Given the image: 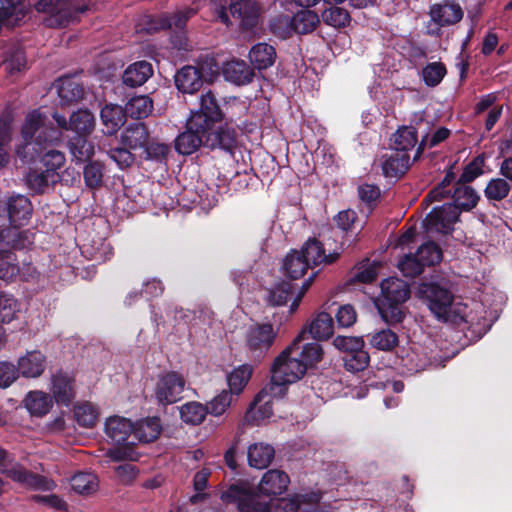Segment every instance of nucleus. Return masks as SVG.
<instances>
[{
	"mask_svg": "<svg viewBox=\"0 0 512 512\" xmlns=\"http://www.w3.org/2000/svg\"><path fill=\"white\" fill-rule=\"evenodd\" d=\"M60 139L61 131L53 126L49 116L40 109H35L25 117L21 128V143L17 145L16 153L27 162L43 153L40 162L44 170L59 174V169L65 163V155L61 151L47 149V146L59 142Z\"/></svg>",
	"mask_w": 512,
	"mask_h": 512,
	"instance_id": "f257e3e1",
	"label": "nucleus"
},
{
	"mask_svg": "<svg viewBox=\"0 0 512 512\" xmlns=\"http://www.w3.org/2000/svg\"><path fill=\"white\" fill-rule=\"evenodd\" d=\"M6 213L8 225L0 224V244L5 243L13 249H26L34 242V234L29 230H20L28 224L33 208L30 200L16 194L7 198L0 210Z\"/></svg>",
	"mask_w": 512,
	"mask_h": 512,
	"instance_id": "f03ea898",
	"label": "nucleus"
},
{
	"mask_svg": "<svg viewBox=\"0 0 512 512\" xmlns=\"http://www.w3.org/2000/svg\"><path fill=\"white\" fill-rule=\"evenodd\" d=\"M419 292L438 320L452 324L467 321V306L461 302H455L452 293L446 288L436 283H423Z\"/></svg>",
	"mask_w": 512,
	"mask_h": 512,
	"instance_id": "7ed1b4c3",
	"label": "nucleus"
},
{
	"mask_svg": "<svg viewBox=\"0 0 512 512\" xmlns=\"http://www.w3.org/2000/svg\"><path fill=\"white\" fill-rule=\"evenodd\" d=\"M306 338V330L302 329L290 346H288L274 361L271 373V383L282 391V386L300 380L306 373L305 364L294 354L296 345Z\"/></svg>",
	"mask_w": 512,
	"mask_h": 512,
	"instance_id": "20e7f679",
	"label": "nucleus"
},
{
	"mask_svg": "<svg viewBox=\"0 0 512 512\" xmlns=\"http://www.w3.org/2000/svg\"><path fill=\"white\" fill-rule=\"evenodd\" d=\"M0 472L26 488L50 491L55 487L54 481L29 472L21 464L15 462L11 454L1 447Z\"/></svg>",
	"mask_w": 512,
	"mask_h": 512,
	"instance_id": "39448f33",
	"label": "nucleus"
},
{
	"mask_svg": "<svg viewBox=\"0 0 512 512\" xmlns=\"http://www.w3.org/2000/svg\"><path fill=\"white\" fill-rule=\"evenodd\" d=\"M225 504H235L239 512H269L270 502L246 484H233L220 495Z\"/></svg>",
	"mask_w": 512,
	"mask_h": 512,
	"instance_id": "423d86ee",
	"label": "nucleus"
},
{
	"mask_svg": "<svg viewBox=\"0 0 512 512\" xmlns=\"http://www.w3.org/2000/svg\"><path fill=\"white\" fill-rule=\"evenodd\" d=\"M186 386L183 375L170 371L161 374L156 382L153 396L158 405L168 406L182 399V393Z\"/></svg>",
	"mask_w": 512,
	"mask_h": 512,
	"instance_id": "0eeeda50",
	"label": "nucleus"
},
{
	"mask_svg": "<svg viewBox=\"0 0 512 512\" xmlns=\"http://www.w3.org/2000/svg\"><path fill=\"white\" fill-rule=\"evenodd\" d=\"M26 5L27 10L34 6L37 11L50 14V23L59 26L66 25L78 13L85 11L84 7L73 5L67 0H28Z\"/></svg>",
	"mask_w": 512,
	"mask_h": 512,
	"instance_id": "6e6552de",
	"label": "nucleus"
},
{
	"mask_svg": "<svg viewBox=\"0 0 512 512\" xmlns=\"http://www.w3.org/2000/svg\"><path fill=\"white\" fill-rule=\"evenodd\" d=\"M276 336L277 331L272 324H253L246 331V348L253 356L262 357L271 348Z\"/></svg>",
	"mask_w": 512,
	"mask_h": 512,
	"instance_id": "1a4fd4ad",
	"label": "nucleus"
},
{
	"mask_svg": "<svg viewBox=\"0 0 512 512\" xmlns=\"http://www.w3.org/2000/svg\"><path fill=\"white\" fill-rule=\"evenodd\" d=\"M459 217V211L451 203L435 207L426 216L423 226L428 234L450 233Z\"/></svg>",
	"mask_w": 512,
	"mask_h": 512,
	"instance_id": "9d476101",
	"label": "nucleus"
},
{
	"mask_svg": "<svg viewBox=\"0 0 512 512\" xmlns=\"http://www.w3.org/2000/svg\"><path fill=\"white\" fill-rule=\"evenodd\" d=\"M323 494L320 491L295 493L279 500L278 507L284 512H328L321 505Z\"/></svg>",
	"mask_w": 512,
	"mask_h": 512,
	"instance_id": "9b49d317",
	"label": "nucleus"
},
{
	"mask_svg": "<svg viewBox=\"0 0 512 512\" xmlns=\"http://www.w3.org/2000/svg\"><path fill=\"white\" fill-rule=\"evenodd\" d=\"M191 127L212 129L214 124L222 120V113L215 97L209 91L200 97V107L192 111L189 117Z\"/></svg>",
	"mask_w": 512,
	"mask_h": 512,
	"instance_id": "f8f14e48",
	"label": "nucleus"
},
{
	"mask_svg": "<svg viewBox=\"0 0 512 512\" xmlns=\"http://www.w3.org/2000/svg\"><path fill=\"white\" fill-rule=\"evenodd\" d=\"M52 118L57 123V129L71 130L79 135L89 134L95 125L94 115L87 109L73 112L69 120L59 113H53Z\"/></svg>",
	"mask_w": 512,
	"mask_h": 512,
	"instance_id": "ddd939ff",
	"label": "nucleus"
},
{
	"mask_svg": "<svg viewBox=\"0 0 512 512\" xmlns=\"http://www.w3.org/2000/svg\"><path fill=\"white\" fill-rule=\"evenodd\" d=\"M430 20L438 27L450 26L458 23L463 18L464 12L459 3L444 0L429 6Z\"/></svg>",
	"mask_w": 512,
	"mask_h": 512,
	"instance_id": "4468645a",
	"label": "nucleus"
},
{
	"mask_svg": "<svg viewBox=\"0 0 512 512\" xmlns=\"http://www.w3.org/2000/svg\"><path fill=\"white\" fill-rule=\"evenodd\" d=\"M279 389L269 384L263 388L250 405L246 418L248 421L259 422L270 418L273 414L272 398L280 393Z\"/></svg>",
	"mask_w": 512,
	"mask_h": 512,
	"instance_id": "2eb2a0df",
	"label": "nucleus"
},
{
	"mask_svg": "<svg viewBox=\"0 0 512 512\" xmlns=\"http://www.w3.org/2000/svg\"><path fill=\"white\" fill-rule=\"evenodd\" d=\"M50 392L54 401L68 406L75 397V382L72 375L58 371L51 375Z\"/></svg>",
	"mask_w": 512,
	"mask_h": 512,
	"instance_id": "dca6fc26",
	"label": "nucleus"
},
{
	"mask_svg": "<svg viewBox=\"0 0 512 512\" xmlns=\"http://www.w3.org/2000/svg\"><path fill=\"white\" fill-rule=\"evenodd\" d=\"M210 129L202 127H191L190 119L187 120L186 130L175 139V149L182 155H191L203 144L207 131Z\"/></svg>",
	"mask_w": 512,
	"mask_h": 512,
	"instance_id": "f3484780",
	"label": "nucleus"
},
{
	"mask_svg": "<svg viewBox=\"0 0 512 512\" xmlns=\"http://www.w3.org/2000/svg\"><path fill=\"white\" fill-rule=\"evenodd\" d=\"M398 359L399 365L407 374L417 373L432 364L424 349L418 344L402 347L398 354Z\"/></svg>",
	"mask_w": 512,
	"mask_h": 512,
	"instance_id": "a211bd4d",
	"label": "nucleus"
},
{
	"mask_svg": "<svg viewBox=\"0 0 512 512\" xmlns=\"http://www.w3.org/2000/svg\"><path fill=\"white\" fill-rule=\"evenodd\" d=\"M105 433L116 444H134V424L127 418L111 416L105 422Z\"/></svg>",
	"mask_w": 512,
	"mask_h": 512,
	"instance_id": "6ab92c4d",
	"label": "nucleus"
},
{
	"mask_svg": "<svg viewBox=\"0 0 512 512\" xmlns=\"http://www.w3.org/2000/svg\"><path fill=\"white\" fill-rule=\"evenodd\" d=\"M46 364V356L40 351L33 350L19 357L17 369L22 377L36 379L44 373Z\"/></svg>",
	"mask_w": 512,
	"mask_h": 512,
	"instance_id": "aec40b11",
	"label": "nucleus"
},
{
	"mask_svg": "<svg viewBox=\"0 0 512 512\" xmlns=\"http://www.w3.org/2000/svg\"><path fill=\"white\" fill-rule=\"evenodd\" d=\"M301 256L308 262L309 267L320 264H331L339 256L338 252L325 254V251L319 241L316 239H308L302 249L298 251Z\"/></svg>",
	"mask_w": 512,
	"mask_h": 512,
	"instance_id": "412c9836",
	"label": "nucleus"
},
{
	"mask_svg": "<svg viewBox=\"0 0 512 512\" xmlns=\"http://www.w3.org/2000/svg\"><path fill=\"white\" fill-rule=\"evenodd\" d=\"M54 402L50 394L41 390L29 391L23 399L24 407L34 417L47 415L51 411Z\"/></svg>",
	"mask_w": 512,
	"mask_h": 512,
	"instance_id": "4be33fe9",
	"label": "nucleus"
},
{
	"mask_svg": "<svg viewBox=\"0 0 512 512\" xmlns=\"http://www.w3.org/2000/svg\"><path fill=\"white\" fill-rule=\"evenodd\" d=\"M229 12L234 18L240 20L245 28L250 29L257 24L258 7L252 0H231Z\"/></svg>",
	"mask_w": 512,
	"mask_h": 512,
	"instance_id": "5701e85b",
	"label": "nucleus"
},
{
	"mask_svg": "<svg viewBox=\"0 0 512 512\" xmlns=\"http://www.w3.org/2000/svg\"><path fill=\"white\" fill-rule=\"evenodd\" d=\"M289 484L288 475L280 470H268L262 477L258 490L259 493L266 496H276L282 494Z\"/></svg>",
	"mask_w": 512,
	"mask_h": 512,
	"instance_id": "b1692460",
	"label": "nucleus"
},
{
	"mask_svg": "<svg viewBox=\"0 0 512 512\" xmlns=\"http://www.w3.org/2000/svg\"><path fill=\"white\" fill-rule=\"evenodd\" d=\"M204 146L210 149L218 148L232 153L236 146L235 130L233 128H229L226 124L215 131H207Z\"/></svg>",
	"mask_w": 512,
	"mask_h": 512,
	"instance_id": "393cba45",
	"label": "nucleus"
},
{
	"mask_svg": "<svg viewBox=\"0 0 512 512\" xmlns=\"http://www.w3.org/2000/svg\"><path fill=\"white\" fill-rule=\"evenodd\" d=\"M177 89L182 93L193 94L202 86V74L197 67L184 66L174 76Z\"/></svg>",
	"mask_w": 512,
	"mask_h": 512,
	"instance_id": "a878e982",
	"label": "nucleus"
},
{
	"mask_svg": "<svg viewBox=\"0 0 512 512\" xmlns=\"http://www.w3.org/2000/svg\"><path fill=\"white\" fill-rule=\"evenodd\" d=\"M0 27L14 26L22 20L27 13L28 0H0Z\"/></svg>",
	"mask_w": 512,
	"mask_h": 512,
	"instance_id": "bb28decb",
	"label": "nucleus"
},
{
	"mask_svg": "<svg viewBox=\"0 0 512 512\" xmlns=\"http://www.w3.org/2000/svg\"><path fill=\"white\" fill-rule=\"evenodd\" d=\"M303 329L315 340H326L333 335V318L326 312H319Z\"/></svg>",
	"mask_w": 512,
	"mask_h": 512,
	"instance_id": "cd10ccee",
	"label": "nucleus"
},
{
	"mask_svg": "<svg viewBox=\"0 0 512 512\" xmlns=\"http://www.w3.org/2000/svg\"><path fill=\"white\" fill-rule=\"evenodd\" d=\"M126 116L125 108L123 109L120 105H105L100 112V118L104 126L105 134H115L125 123Z\"/></svg>",
	"mask_w": 512,
	"mask_h": 512,
	"instance_id": "c85d7f7f",
	"label": "nucleus"
},
{
	"mask_svg": "<svg viewBox=\"0 0 512 512\" xmlns=\"http://www.w3.org/2000/svg\"><path fill=\"white\" fill-rule=\"evenodd\" d=\"M223 74L226 80L236 85H246L250 83L254 77L253 70L243 60L227 62L223 67Z\"/></svg>",
	"mask_w": 512,
	"mask_h": 512,
	"instance_id": "c756f323",
	"label": "nucleus"
},
{
	"mask_svg": "<svg viewBox=\"0 0 512 512\" xmlns=\"http://www.w3.org/2000/svg\"><path fill=\"white\" fill-rule=\"evenodd\" d=\"M381 293L387 301L398 304L409 298L410 290L403 280L390 277L381 282Z\"/></svg>",
	"mask_w": 512,
	"mask_h": 512,
	"instance_id": "7c9ffc66",
	"label": "nucleus"
},
{
	"mask_svg": "<svg viewBox=\"0 0 512 512\" xmlns=\"http://www.w3.org/2000/svg\"><path fill=\"white\" fill-rule=\"evenodd\" d=\"M149 133L144 123L129 124L121 133V143L128 149L144 148L148 142Z\"/></svg>",
	"mask_w": 512,
	"mask_h": 512,
	"instance_id": "2f4dec72",
	"label": "nucleus"
},
{
	"mask_svg": "<svg viewBox=\"0 0 512 512\" xmlns=\"http://www.w3.org/2000/svg\"><path fill=\"white\" fill-rule=\"evenodd\" d=\"M153 75L151 63L137 61L129 65L123 73V83L130 87L143 85Z\"/></svg>",
	"mask_w": 512,
	"mask_h": 512,
	"instance_id": "473e14b6",
	"label": "nucleus"
},
{
	"mask_svg": "<svg viewBox=\"0 0 512 512\" xmlns=\"http://www.w3.org/2000/svg\"><path fill=\"white\" fill-rule=\"evenodd\" d=\"M253 367L249 364H242L235 367L227 374L226 380L228 384L227 392H231L234 397H238L247 386L251 379Z\"/></svg>",
	"mask_w": 512,
	"mask_h": 512,
	"instance_id": "72a5a7b5",
	"label": "nucleus"
},
{
	"mask_svg": "<svg viewBox=\"0 0 512 512\" xmlns=\"http://www.w3.org/2000/svg\"><path fill=\"white\" fill-rule=\"evenodd\" d=\"M274 455V448L262 442L250 445L247 451L248 463L256 469L266 468L272 462Z\"/></svg>",
	"mask_w": 512,
	"mask_h": 512,
	"instance_id": "f704fd0d",
	"label": "nucleus"
},
{
	"mask_svg": "<svg viewBox=\"0 0 512 512\" xmlns=\"http://www.w3.org/2000/svg\"><path fill=\"white\" fill-rule=\"evenodd\" d=\"M162 430L158 417H147L134 424L135 441L148 443L158 438Z\"/></svg>",
	"mask_w": 512,
	"mask_h": 512,
	"instance_id": "c9c22d12",
	"label": "nucleus"
},
{
	"mask_svg": "<svg viewBox=\"0 0 512 512\" xmlns=\"http://www.w3.org/2000/svg\"><path fill=\"white\" fill-rule=\"evenodd\" d=\"M249 59L256 69H267L275 63L276 50L270 44L257 43L251 48Z\"/></svg>",
	"mask_w": 512,
	"mask_h": 512,
	"instance_id": "e433bc0d",
	"label": "nucleus"
},
{
	"mask_svg": "<svg viewBox=\"0 0 512 512\" xmlns=\"http://www.w3.org/2000/svg\"><path fill=\"white\" fill-rule=\"evenodd\" d=\"M26 184L36 193H43L48 188L59 182L60 175L51 171L31 170L26 175Z\"/></svg>",
	"mask_w": 512,
	"mask_h": 512,
	"instance_id": "4c0bfd02",
	"label": "nucleus"
},
{
	"mask_svg": "<svg viewBox=\"0 0 512 512\" xmlns=\"http://www.w3.org/2000/svg\"><path fill=\"white\" fill-rule=\"evenodd\" d=\"M410 157L407 153L395 150L382 162V171L386 177H398L409 167Z\"/></svg>",
	"mask_w": 512,
	"mask_h": 512,
	"instance_id": "58836bf2",
	"label": "nucleus"
},
{
	"mask_svg": "<svg viewBox=\"0 0 512 512\" xmlns=\"http://www.w3.org/2000/svg\"><path fill=\"white\" fill-rule=\"evenodd\" d=\"M6 245L1 243L0 246ZM20 274L15 254L10 250H5L0 247V279L6 282L14 281Z\"/></svg>",
	"mask_w": 512,
	"mask_h": 512,
	"instance_id": "ea45409f",
	"label": "nucleus"
},
{
	"mask_svg": "<svg viewBox=\"0 0 512 512\" xmlns=\"http://www.w3.org/2000/svg\"><path fill=\"white\" fill-rule=\"evenodd\" d=\"M308 268V262L297 250H292L283 260V270L292 279L301 278Z\"/></svg>",
	"mask_w": 512,
	"mask_h": 512,
	"instance_id": "a19ab883",
	"label": "nucleus"
},
{
	"mask_svg": "<svg viewBox=\"0 0 512 512\" xmlns=\"http://www.w3.org/2000/svg\"><path fill=\"white\" fill-rule=\"evenodd\" d=\"M394 150L406 153L417 144V131L413 126H403L392 136Z\"/></svg>",
	"mask_w": 512,
	"mask_h": 512,
	"instance_id": "79ce46f5",
	"label": "nucleus"
},
{
	"mask_svg": "<svg viewBox=\"0 0 512 512\" xmlns=\"http://www.w3.org/2000/svg\"><path fill=\"white\" fill-rule=\"evenodd\" d=\"M21 312V303L12 295L0 292V321L9 324L18 318Z\"/></svg>",
	"mask_w": 512,
	"mask_h": 512,
	"instance_id": "37998d69",
	"label": "nucleus"
},
{
	"mask_svg": "<svg viewBox=\"0 0 512 512\" xmlns=\"http://www.w3.org/2000/svg\"><path fill=\"white\" fill-rule=\"evenodd\" d=\"M153 110V102L146 95L132 97L125 105L127 116L135 119L147 117Z\"/></svg>",
	"mask_w": 512,
	"mask_h": 512,
	"instance_id": "c03bdc74",
	"label": "nucleus"
},
{
	"mask_svg": "<svg viewBox=\"0 0 512 512\" xmlns=\"http://www.w3.org/2000/svg\"><path fill=\"white\" fill-rule=\"evenodd\" d=\"M466 183L459 184L452 194V198L454 200V205L457 210H470L475 207L478 202V195L473 188L470 186H466Z\"/></svg>",
	"mask_w": 512,
	"mask_h": 512,
	"instance_id": "a18cd8bd",
	"label": "nucleus"
},
{
	"mask_svg": "<svg viewBox=\"0 0 512 512\" xmlns=\"http://www.w3.org/2000/svg\"><path fill=\"white\" fill-rule=\"evenodd\" d=\"M320 20L314 11L300 10L293 15L294 33L308 34L315 30Z\"/></svg>",
	"mask_w": 512,
	"mask_h": 512,
	"instance_id": "49530a36",
	"label": "nucleus"
},
{
	"mask_svg": "<svg viewBox=\"0 0 512 512\" xmlns=\"http://www.w3.org/2000/svg\"><path fill=\"white\" fill-rule=\"evenodd\" d=\"M207 414V407L204 404L196 401L185 403L180 408V416L182 421L190 425L201 424Z\"/></svg>",
	"mask_w": 512,
	"mask_h": 512,
	"instance_id": "de8ad7c7",
	"label": "nucleus"
},
{
	"mask_svg": "<svg viewBox=\"0 0 512 512\" xmlns=\"http://www.w3.org/2000/svg\"><path fill=\"white\" fill-rule=\"evenodd\" d=\"M294 354L301 359L302 364H305L306 370L323 358L322 346L317 342L307 343L300 350L299 343L296 345Z\"/></svg>",
	"mask_w": 512,
	"mask_h": 512,
	"instance_id": "09e8293b",
	"label": "nucleus"
},
{
	"mask_svg": "<svg viewBox=\"0 0 512 512\" xmlns=\"http://www.w3.org/2000/svg\"><path fill=\"white\" fill-rule=\"evenodd\" d=\"M73 414L76 422L84 428L94 427L99 415L97 408L88 402L77 404L73 409Z\"/></svg>",
	"mask_w": 512,
	"mask_h": 512,
	"instance_id": "8fccbe9b",
	"label": "nucleus"
},
{
	"mask_svg": "<svg viewBox=\"0 0 512 512\" xmlns=\"http://www.w3.org/2000/svg\"><path fill=\"white\" fill-rule=\"evenodd\" d=\"M57 91L60 99L66 103L80 99L83 95L80 84L70 77H63L58 80Z\"/></svg>",
	"mask_w": 512,
	"mask_h": 512,
	"instance_id": "3c124183",
	"label": "nucleus"
},
{
	"mask_svg": "<svg viewBox=\"0 0 512 512\" xmlns=\"http://www.w3.org/2000/svg\"><path fill=\"white\" fill-rule=\"evenodd\" d=\"M446 73V67L442 62H431L422 68L420 76L426 86L435 87L441 83Z\"/></svg>",
	"mask_w": 512,
	"mask_h": 512,
	"instance_id": "603ef678",
	"label": "nucleus"
},
{
	"mask_svg": "<svg viewBox=\"0 0 512 512\" xmlns=\"http://www.w3.org/2000/svg\"><path fill=\"white\" fill-rule=\"evenodd\" d=\"M70 152L77 162H84L92 158L95 147L91 141L79 135L71 141Z\"/></svg>",
	"mask_w": 512,
	"mask_h": 512,
	"instance_id": "864d4df0",
	"label": "nucleus"
},
{
	"mask_svg": "<svg viewBox=\"0 0 512 512\" xmlns=\"http://www.w3.org/2000/svg\"><path fill=\"white\" fill-rule=\"evenodd\" d=\"M293 287L288 282L276 284L268 291L267 302L272 306H283L289 299L293 300Z\"/></svg>",
	"mask_w": 512,
	"mask_h": 512,
	"instance_id": "5fc2aeb1",
	"label": "nucleus"
},
{
	"mask_svg": "<svg viewBox=\"0 0 512 512\" xmlns=\"http://www.w3.org/2000/svg\"><path fill=\"white\" fill-rule=\"evenodd\" d=\"M234 398L231 392L222 390L205 405L207 413L215 417L222 416L230 408Z\"/></svg>",
	"mask_w": 512,
	"mask_h": 512,
	"instance_id": "6e6d98bb",
	"label": "nucleus"
},
{
	"mask_svg": "<svg viewBox=\"0 0 512 512\" xmlns=\"http://www.w3.org/2000/svg\"><path fill=\"white\" fill-rule=\"evenodd\" d=\"M71 488L79 494H89L96 491L97 477L92 473H77L70 480Z\"/></svg>",
	"mask_w": 512,
	"mask_h": 512,
	"instance_id": "4d7b16f0",
	"label": "nucleus"
},
{
	"mask_svg": "<svg viewBox=\"0 0 512 512\" xmlns=\"http://www.w3.org/2000/svg\"><path fill=\"white\" fill-rule=\"evenodd\" d=\"M398 336L390 329H382L372 334L370 344L372 347L382 350L390 351L398 344Z\"/></svg>",
	"mask_w": 512,
	"mask_h": 512,
	"instance_id": "13d9d810",
	"label": "nucleus"
},
{
	"mask_svg": "<svg viewBox=\"0 0 512 512\" xmlns=\"http://www.w3.org/2000/svg\"><path fill=\"white\" fill-rule=\"evenodd\" d=\"M195 14L191 8L179 10L173 14H164L160 18V28H176L182 29L186 22Z\"/></svg>",
	"mask_w": 512,
	"mask_h": 512,
	"instance_id": "bf43d9fd",
	"label": "nucleus"
},
{
	"mask_svg": "<svg viewBox=\"0 0 512 512\" xmlns=\"http://www.w3.org/2000/svg\"><path fill=\"white\" fill-rule=\"evenodd\" d=\"M425 266L438 264L442 259V251L434 242H426L415 252Z\"/></svg>",
	"mask_w": 512,
	"mask_h": 512,
	"instance_id": "052dcab7",
	"label": "nucleus"
},
{
	"mask_svg": "<svg viewBox=\"0 0 512 512\" xmlns=\"http://www.w3.org/2000/svg\"><path fill=\"white\" fill-rule=\"evenodd\" d=\"M322 19L327 25L335 28L345 27L351 20L348 11L338 6L326 9L322 13Z\"/></svg>",
	"mask_w": 512,
	"mask_h": 512,
	"instance_id": "680f3d73",
	"label": "nucleus"
},
{
	"mask_svg": "<svg viewBox=\"0 0 512 512\" xmlns=\"http://www.w3.org/2000/svg\"><path fill=\"white\" fill-rule=\"evenodd\" d=\"M82 252L99 263L105 262L113 254L111 245L103 239L95 241L90 247L84 246Z\"/></svg>",
	"mask_w": 512,
	"mask_h": 512,
	"instance_id": "e2e57ef3",
	"label": "nucleus"
},
{
	"mask_svg": "<svg viewBox=\"0 0 512 512\" xmlns=\"http://www.w3.org/2000/svg\"><path fill=\"white\" fill-rule=\"evenodd\" d=\"M271 32L280 39H287L294 33L293 16L279 15L270 22Z\"/></svg>",
	"mask_w": 512,
	"mask_h": 512,
	"instance_id": "0e129e2a",
	"label": "nucleus"
},
{
	"mask_svg": "<svg viewBox=\"0 0 512 512\" xmlns=\"http://www.w3.org/2000/svg\"><path fill=\"white\" fill-rule=\"evenodd\" d=\"M425 267L416 253L405 255L398 263L399 270L406 277H415L421 274Z\"/></svg>",
	"mask_w": 512,
	"mask_h": 512,
	"instance_id": "69168bd1",
	"label": "nucleus"
},
{
	"mask_svg": "<svg viewBox=\"0 0 512 512\" xmlns=\"http://www.w3.org/2000/svg\"><path fill=\"white\" fill-rule=\"evenodd\" d=\"M510 185L506 179L495 178L489 181L485 188V196L490 200H502L508 196Z\"/></svg>",
	"mask_w": 512,
	"mask_h": 512,
	"instance_id": "338daca9",
	"label": "nucleus"
},
{
	"mask_svg": "<svg viewBox=\"0 0 512 512\" xmlns=\"http://www.w3.org/2000/svg\"><path fill=\"white\" fill-rule=\"evenodd\" d=\"M333 345L337 350L349 355L363 348L364 341L362 337L338 335L334 338Z\"/></svg>",
	"mask_w": 512,
	"mask_h": 512,
	"instance_id": "774afa93",
	"label": "nucleus"
}]
</instances>
